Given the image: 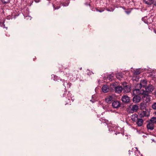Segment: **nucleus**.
I'll list each match as a JSON object with an SVG mask.
<instances>
[{"label": "nucleus", "instance_id": "obj_21", "mask_svg": "<svg viewBox=\"0 0 156 156\" xmlns=\"http://www.w3.org/2000/svg\"><path fill=\"white\" fill-rule=\"evenodd\" d=\"M114 126H113V125L111 126H109L108 127L109 130L110 131H115V129L114 128Z\"/></svg>", "mask_w": 156, "mask_h": 156}, {"label": "nucleus", "instance_id": "obj_40", "mask_svg": "<svg viewBox=\"0 0 156 156\" xmlns=\"http://www.w3.org/2000/svg\"><path fill=\"white\" fill-rule=\"evenodd\" d=\"M145 10V9H142L141 10L142 11V12H143V10Z\"/></svg>", "mask_w": 156, "mask_h": 156}, {"label": "nucleus", "instance_id": "obj_22", "mask_svg": "<svg viewBox=\"0 0 156 156\" xmlns=\"http://www.w3.org/2000/svg\"><path fill=\"white\" fill-rule=\"evenodd\" d=\"M71 83H67V82H65L63 84V86H64L65 87H66L65 86L66 85H67V87H70L71 86Z\"/></svg>", "mask_w": 156, "mask_h": 156}, {"label": "nucleus", "instance_id": "obj_26", "mask_svg": "<svg viewBox=\"0 0 156 156\" xmlns=\"http://www.w3.org/2000/svg\"><path fill=\"white\" fill-rule=\"evenodd\" d=\"M142 20L143 21L144 23H146V16H144V17H143L142 19Z\"/></svg>", "mask_w": 156, "mask_h": 156}, {"label": "nucleus", "instance_id": "obj_14", "mask_svg": "<svg viewBox=\"0 0 156 156\" xmlns=\"http://www.w3.org/2000/svg\"><path fill=\"white\" fill-rule=\"evenodd\" d=\"M113 76H114L113 74H110L107 76L106 79H105V77H104V79L106 80H108L112 81L113 79Z\"/></svg>", "mask_w": 156, "mask_h": 156}, {"label": "nucleus", "instance_id": "obj_37", "mask_svg": "<svg viewBox=\"0 0 156 156\" xmlns=\"http://www.w3.org/2000/svg\"><path fill=\"white\" fill-rule=\"evenodd\" d=\"M65 92V93L64 94H63V95H64V96H64V94H66L67 93V91H66Z\"/></svg>", "mask_w": 156, "mask_h": 156}, {"label": "nucleus", "instance_id": "obj_38", "mask_svg": "<svg viewBox=\"0 0 156 156\" xmlns=\"http://www.w3.org/2000/svg\"><path fill=\"white\" fill-rule=\"evenodd\" d=\"M144 1L145 4H146V1H145V0H144Z\"/></svg>", "mask_w": 156, "mask_h": 156}, {"label": "nucleus", "instance_id": "obj_15", "mask_svg": "<svg viewBox=\"0 0 156 156\" xmlns=\"http://www.w3.org/2000/svg\"><path fill=\"white\" fill-rule=\"evenodd\" d=\"M123 74L121 73H118L116 74V77L119 80H120L123 77Z\"/></svg>", "mask_w": 156, "mask_h": 156}, {"label": "nucleus", "instance_id": "obj_28", "mask_svg": "<svg viewBox=\"0 0 156 156\" xmlns=\"http://www.w3.org/2000/svg\"><path fill=\"white\" fill-rule=\"evenodd\" d=\"M25 19L27 20H31V17L29 16H26L25 17Z\"/></svg>", "mask_w": 156, "mask_h": 156}, {"label": "nucleus", "instance_id": "obj_8", "mask_svg": "<svg viewBox=\"0 0 156 156\" xmlns=\"http://www.w3.org/2000/svg\"><path fill=\"white\" fill-rule=\"evenodd\" d=\"M138 109V107L137 105H133L131 109V111L132 112H136Z\"/></svg>", "mask_w": 156, "mask_h": 156}, {"label": "nucleus", "instance_id": "obj_10", "mask_svg": "<svg viewBox=\"0 0 156 156\" xmlns=\"http://www.w3.org/2000/svg\"><path fill=\"white\" fill-rule=\"evenodd\" d=\"M154 90V87L151 85H149L147 87V93L152 92Z\"/></svg>", "mask_w": 156, "mask_h": 156}, {"label": "nucleus", "instance_id": "obj_11", "mask_svg": "<svg viewBox=\"0 0 156 156\" xmlns=\"http://www.w3.org/2000/svg\"><path fill=\"white\" fill-rule=\"evenodd\" d=\"M113 98L111 96H109L105 98V101L108 103H110L112 100Z\"/></svg>", "mask_w": 156, "mask_h": 156}, {"label": "nucleus", "instance_id": "obj_4", "mask_svg": "<svg viewBox=\"0 0 156 156\" xmlns=\"http://www.w3.org/2000/svg\"><path fill=\"white\" fill-rule=\"evenodd\" d=\"M123 92L125 93H129L131 90L130 87L127 85L123 86Z\"/></svg>", "mask_w": 156, "mask_h": 156}, {"label": "nucleus", "instance_id": "obj_29", "mask_svg": "<svg viewBox=\"0 0 156 156\" xmlns=\"http://www.w3.org/2000/svg\"><path fill=\"white\" fill-rule=\"evenodd\" d=\"M136 150H135V154H137L138 153L139 154H140V151L138 150V148L137 147H135V148Z\"/></svg>", "mask_w": 156, "mask_h": 156}, {"label": "nucleus", "instance_id": "obj_39", "mask_svg": "<svg viewBox=\"0 0 156 156\" xmlns=\"http://www.w3.org/2000/svg\"><path fill=\"white\" fill-rule=\"evenodd\" d=\"M112 85V86H113L114 87V86H115V84H114V83Z\"/></svg>", "mask_w": 156, "mask_h": 156}, {"label": "nucleus", "instance_id": "obj_46", "mask_svg": "<svg viewBox=\"0 0 156 156\" xmlns=\"http://www.w3.org/2000/svg\"><path fill=\"white\" fill-rule=\"evenodd\" d=\"M82 69V68H80V69Z\"/></svg>", "mask_w": 156, "mask_h": 156}, {"label": "nucleus", "instance_id": "obj_43", "mask_svg": "<svg viewBox=\"0 0 156 156\" xmlns=\"http://www.w3.org/2000/svg\"><path fill=\"white\" fill-rule=\"evenodd\" d=\"M88 75H91V73H89H89H88Z\"/></svg>", "mask_w": 156, "mask_h": 156}, {"label": "nucleus", "instance_id": "obj_45", "mask_svg": "<svg viewBox=\"0 0 156 156\" xmlns=\"http://www.w3.org/2000/svg\"><path fill=\"white\" fill-rule=\"evenodd\" d=\"M71 101H72V102L73 101L72 99Z\"/></svg>", "mask_w": 156, "mask_h": 156}, {"label": "nucleus", "instance_id": "obj_35", "mask_svg": "<svg viewBox=\"0 0 156 156\" xmlns=\"http://www.w3.org/2000/svg\"><path fill=\"white\" fill-rule=\"evenodd\" d=\"M68 94H67V96H68L67 97H68V98H69V96H71V93H69V92H68Z\"/></svg>", "mask_w": 156, "mask_h": 156}, {"label": "nucleus", "instance_id": "obj_6", "mask_svg": "<svg viewBox=\"0 0 156 156\" xmlns=\"http://www.w3.org/2000/svg\"><path fill=\"white\" fill-rule=\"evenodd\" d=\"M154 124L149 121L147 125V128L151 130H153L154 127Z\"/></svg>", "mask_w": 156, "mask_h": 156}, {"label": "nucleus", "instance_id": "obj_33", "mask_svg": "<svg viewBox=\"0 0 156 156\" xmlns=\"http://www.w3.org/2000/svg\"><path fill=\"white\" fill-rule=\"evenodd\" d=\"M96 11L98 12H102L104 11L103 10H99L97 9H96Z\"/></svg>", "mask_w": 156, "mask_h": 156}, {"label": "nucleus", "instance_id": "obj_27", "mask_svg": "<svg viewBox=\"0 0 156 156\" xmlns=\"http://www.w3.org/2000/svg\"><path fill=\"white\" fill-rule=\"evenodd\" d=\"M152 107L153 109H156V102L154 103L152 105Z\"/></svg>", "mask_w": 156, "mask_h": 156}, {"label": "nucleus", "instance_id": "obj_17", "mask_svg": "<svg viewBox=\"0 0 156 156\" xmlns=\"http://www.w3.org/2000/svg\"><path fill=\"white\" fill-rule=\"evenodd\" d=\"M146 103L142 102L140 104V108L141 109H146Z\"/></svg>", "mask_w": 156, "mask_h": 156}, {"label": "nucleus", "instance_id": "obj_20", "mask_svg": "<svg viewBox=\"0 0 156 156\" xmlns=\"http://www.w3.org/2000/svg\"><path fill=\"white\" fill-rule=\"evenodd\" d=\"M150 122L153 124L156 123V117H153L150 120Z\"/></svg>", "mask_w": 156, "mask_h": 156}, {"label": "nucleus", "instance_id": "obj_5", "mask_svg": "<svg viewBox=\"0 0 156 156\" xmlns=\"http://www.w3.org/2000/svg\"><path fill=\"white\" fill-rule=\"evenodd\" d=\"M123 88L120 86H118L115 88V92L118 93H120L123 90Z\"/></svg>", "mask_w": 156, "mask_h": 156}, {"label": "nucleus", "instance_id": "obj_13", "mask_svg": "<svg viewBox=\"0 0 156 156\" xmlns=\"http://www.w3.org/2000/svg\"><path fill=\"white\" fill-rule=\"evenodd\" d=\"M144 121L143 120L141 119H138L136 122V124L139 126H142Z\"/></svg>", "mask_w": 156, "mask_h": 156}, {"label": "nucleus", "instance_id": "obj_44", "mask_svg": "<svg viewBox=\"0 0 156 156\" xmlns=\"http://www.w3.org/2000/svg\"><path fill=\"white\" fill-rule=\"evenodd\" d=\"M7 19H10V18H9L8 17H7Z\"/></svg>", "mask_w": 156, "mask_h": 156}, {"label": "nucleus", "instance_id": "obj_16", "mask_svg": "<svg viewBox=\"0 0 156 156\" xmlns=\"http://www.w3.org/2000/svg\"><path fill=\"white\" fill-rule=\"evenodd\" d=\"M64 73L66 74V76L68 77H69V76L70 75L71 73H70L69 70L68 69H66L64 72Z\"/></svg>", "mask_w": 156, "mask_h": 156}, {"label": "nucleus", "instance_id": "obj_9", "mask_svg": "<svg viewBox=\"0 0 156 156\" xmlns=\"http://www.w3.org/2000/svg\"><path fill=\"white\" fill-rule=\"evenodd\" d=\"M102 90L104 92L106 93L109 91V88L108 87L107 85H104L102 87Z\"/></svg>", "mask_w": 156, "mask_h": 156}, {"label": "nucleus", "instance_id": "obj_23", "mask_svg": "<svg viewBox=\"0 0 156 156\" xmlns=\"http://www.w3.org/2000/svg\"><path fill=\"white\" fill-rule=\"evenodd\" d=\"M57 76H55V75H53L51 76V78L52 79L54 80L57 81Z\"/></svg>", "mask_w": 156, "mask_h": 156}, {"label": "nucleus", "instance_id": "obj_41", "mask_svg": "<svg viewBox=\"0 0 156 156\" xmlns=\"http://www.w3.org/2000/svg\"><path fill=\"white\" fill-rule=\"evenodd\" d=\"M107 10L108 11H111L109 10L108 9H107Z\"/></svg>", "mask_w": 156, "mask_h": 156}, {"label": "nucleus", "instance_id": "obj_42", "mask_svg": "<svg viewBox=\"0 0 156 156\" xmlns=\"http://www.w3.org/2000/svg\"><path fill=\"white\" fill-rule=\"evenodd\" d=\"M70 98H71V97H70V98H68V100H70Z\"/></svg>", "mask_w": 156, "mask_h": 156}, {"label": "nucleus", "instance_id": "obj_2", "mask_svg": "<svg viewBox=\"0 0 156 156\" xmlns=\"http://www.w3.org/2000/svg\"><path fill=\"white\" fill-rule=\"evenodd\" d=\"M155 73L153 70L150 68L147 69V76L150 77L152 78H154L155 76Z\"/></svg>", "mask_w": 156, "mask_h": 156}, {"label": "nucleus", "instance_id": "obj_1", "mask_svg": "<svg viewBox=\"0 0 156 156\" xmlns=\"http://www.w3.org/2000/svg\"><path fill=\"white\" fill-rule=\"evenodd\" d=\"M137 87H140V89H135L133 90V94L135 95L133 98V101L136 103L139 102L141 97L138 95H143L142 98H145L146 96V81L143 80L141 81L140 83L137 85Z\"/></svg>", "mask_w": 156, "mask_h": 156}, {"label": "nucleus", "instance_id": "obj_36", "mask_svg": "<svg viewBox=\"0 0 156 156\" xmlns=\"http://www.w3.org/2000/svg\"><path fill=\"white\" fill-rule=\"evenodd\" d=\"M40 0H35V1L36 2H39Z\"/></svg>", "mask_w": 156, "mask_h": 156}, {"label": "nucleus", "instance_id": "obj_34", "mask_svg": "<svg viewBox=\"0 0 156 156\" xmlns=\"http://www.w3.org/2000/svg\"><path fill=\"white\" fill-rule=\"evenodd\" d=\"M60 6L57 7L56 8H55V7L54 6V8L55 9H58L60 8Z\"/></svg>", "mask_w": 156, "mask_h": 156}, {"label": "nucleus", "instance_id": "obj_3", "mask_svg": "<svg viewBox=\"0 0 156 156\" xmlns=\"http://www.w3.org/2000/svg\"><path fill=\"white\" fill-rule=\"evenodd\" d=\"M112 106L113 108H117L120 107V103L119 101H115L112 102Z\"/></svg>", "mask_w": 156, "mask_h": 156}, {"label": "nucleus", "instance_id": "obj_30", "mask_svg": "<svg viewBox=\"0 0 156 156\" xmlns=\"http://www.w3.org/2000/svg\"><path fill=\"white\" fill-rule=\"evenodd\" d=\"M0 25L2 27H3V28H5V25L4 23L0 22Z\"/></svg>", "mask_w": 156, "mask_h": 156}, {"label": "nucleus", "instance_id": "obj_24", "mask_svg": "<svg viewBox=\"0 0 156 156\" xmlns=\"http://www.w3.org/2000/svg\"><path fill=\"white\" fill-rule=\"evenodd\" d=\"M2 2L4 4H6L9 2L10 0H1Z\"/></svg>", "mask_w": 156, "mask_h": 156}, {"label": "nucleus", "instance_id": "obj_32", "mask_svg": "<svg viewBox=\"0 0 156 156\" xmlns=\"http://www.w3.org/2000/svg\"><path fill=\"white\" fill-rule=\"evenodd\" d=\"M125 12L127 14H129V13H130L131 11L130 10H126L125 11Z\"/></svg>", "mask_w": 156, "mask_h": 156}, {"label": "nucleus", "instance_id": "obj_7", "mask_svg": "<svg viewBox=\"0 0 156 156\" xmlns=\"http://www.w3.org/2000/svg\"><path fill=\"white\" fill-rule=\"evenodd\" d=\"M122 100L123 102H127L129 101V98L128 96L126 95H124L122 97Z\"/></svg>", "mask_w": 156, "mask_h": 156}, {"label": "nucleus", "instance_id": "obj_31", "mask_svg": "<svg viewBox=\"0 0 156 156\" xmlns=\"http://www.w3.org/2000/svg\"><path fill=\"white\" fill-rule=\"evenodd\" d=\"M147 103L148 102V101H150V100L151 98H150V97L147 94Z\"/></svg>", "mask_w": 156, "mask_h": 156}, {"label": "nucleus", "instance_id": "obj_18", "mask_svg": "<svg viewBox=\"0 0 156 156\" xmlns=\"http://www.w3.org/2000/svg\"><path fill=\"white\" fill-rule=\"evenodd\" d=\"M146 115V111H142L140 114V116L141 118L145 116Z\"/></svg>", "mask_w": 156, "mask_h": 156}, {"label": "nucleus", "instance_id": "obj_19", "mask_svg": "<svg viewBox=\"0 0 156 156\" xmlns=\"http://www.w3.org/2000/svg\"><path fill=\"white\" fill-rule=\"evenodd\" d=\"M133 72V73L135 75H139L140 73L139 69H136L135 70H134Z\"/></svg>", "mask_w": 156, "mask_h": 156}, {"label": "nucleus", "instance_id": "obj_25", "mask_svg": "<svg viewBox=\"0 0 156 156\" xmlns=\"http://www.w3.org/2000/svg\"><path fill=\"white\" fill-rule=\"evenodd\" d=\"M69 3V2L67 1L66 2V3L63 2V3L62 4V5L63 6H67L68 5Z\"/></svg>", "mask_w": 156, "mask_h": 156}, {"label": "nucleus", "instance_id": "obj_12", "mask_svg": "<svg viewBox=\"0 0 156 156\" xmlns=\"http://www.w3.org/2000/svg\"><path fill=\"white\" fill-rule=\"evenodd\" d=\"M138 116L136 114H134L131 115V119L134 122L136 121L138 119Z\"/></svg>", "mask_w": 156, "mask_h": 156}]
</instances>
